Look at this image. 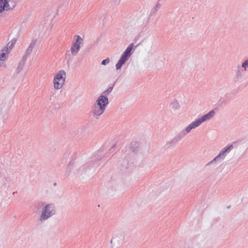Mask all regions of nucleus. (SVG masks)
I'll return each instance as SVG.
<instances>
[{
	"mask_svg": "<svg viewBox=\"0 0 248 248\" xmlns=\"http://www.w3.org/2000/svg\"><path fill=\"white\" fill-rule=\"evenodd\" d=\"M215 114L214 110L210 111L206 114L199 117L198 119L192 122L185 129L181 131L175 137L180 141L185 138L187 134L189 133L191 130L200 126L202 123L211 119Z\"/></svg>",
	"mask_w": 248,
	"mask_h": 248,
	"instance_id": "1",
	"label": "nucleus"
},
{
	"mask_svg": "<svg viewBox=\"0 0 248 248\" xmlns=\"http://www.w3.org/2000/svg\"><path fill=\"white\" fill-rule=\"evenodd\" d=\"M215 114L214 110L210 111L206 114L199 117L198 119L192 122L185 129L181 131L175 137L180 141L185 138L187 134L189 133L191 130L200 126L202 123L211 119Z\"/></svg>",
	"mask_w": 248,
	"mask_h": 248,
	"instance_id": "2",
	"label": "nucleus"
},
{
	"mask_svg": "<svg viewBox=\"0 0 248 248\" xmlns=\"http://www.w3.org/2000/svg\"><path fill=\"white\" fill-rule=\"evenodd\" d=\"M108 104V98L103 94L97 99L93 106V114L96 119L104 112Z\"/></svg>",
	"mask_w": 248,
	"mask_h": 248,
	"instance_id": "3",
	"label": "nucleus"
},
{
	"mask_svg": "<svg viewBox=\"0 0 248 248\" xmlns=\"http://www.w3.org/2000/svg\"><path fill=\"white\" fill-rule=\"evenodd\" d=\"M55 210L52 204H46L43 209L42 213L39 217V221L43 222L54 215Z\"/></svg>",
	"mask_w": 248,
	"mask_h": 248,
	"instance_id": "4",
	"label": "nucleus"
},
{
	"mask_svg": "<svg viewBox=\"0 0 248 248\" xmlns=\"http://www.w3.org/2000/svg\"><path fill=\"white\" fill-rule=\"evenodd\" d=\"M66 78V73L64 70H61L55 75L53 79L54 87L59 90L62 88Z\"/></svg>",
	"mask_w": 248,
	"mask_h": 248,
	"instance_id": "5",
	"label": "nucleus"
},
{
	"mask_svg": "<svg viewBox=\"0 0 248 248\" xmlns=\"http://www.w3.org/2000/svg\"><path fill=\"white\" fill-rule=\"evenodd\" d=\"M75 37L76 38V41L72 44L70 49L71 55L73 56L77 55L80 50V45H82L83 44V40L80 36L75 35Z\"/></svg>",
	"mask_w": 248,
	"mask_h": 248,
	"instance_id": "6",
	"label": "nucleus"
},
{
	"mask_svg": "<svg viewBox=\"0 0 248 248\" xmlns=\"http://www.w3.org/2000/svg\"><path fill=\"white\" fill-rule=\"evenodd\" d=\"M36 42H37L36 39H33L32 40L31 42V44L26 49L23 57L27 58L29 55H30L31 54L33 49L34 48L35 46L36 45Z\"/></svg>",
	"mask_w": 248,
	"mask_h": 248,
	"instance_id": "7",
	"label": "nucleus"
},
{
	"mask_svg": "<svg viewBox=\"0 0 248 248\" xmlns=\"http://www.w3.org/2000/svg\"><path fill=\"white\" fill-rule=\"evenodd\" d=\"M169 107L173 110H177L180 109L181 106L179 101L176 98H174L171 100Z\"/></svg>",
	"mask_w": 248,
	"mask_h": 248,
	"instance_id": "8",
	"label": "nucleus"
},
{
	"mask_svg": "<svg viewBox=\"0 0 248 248\" xmlns=\"http://www.w3.org/2000/svg\"><path fill=\"white\" fill-rule=\"evenodd\" d=\"M16 42V38H13L7 44V46L3 48L2 51H5L7 54H8L10 52V50L13 47Z\"/></svg>",
	"mask_w": 248,
	"mask_h": 248,
	"instance_id": "9",
	"label": "nucleus"
},
{
	"mask_svg": "<svg viewBox=\"0 0 248 248\" xmlns=\"http://www.w3.org/2000/svg\"><path fill=\"white\" fill-rule=\"evenodd\" d=\"M9 5L6 0H0V13L9 9Z\"/></svg>",
	"mask_w": 248,
	"mask_h": 248,
	"instance_id": "10",
	"label": "nucleus"
},
{
	"mask_svg": "<svg viewBox=\"0 0 248 248\" xmlns=\"http://www.w3.org/2000/svg\"><path fill=\"white\" fill-rule=\"evenodd\" d=\"M8 117V114L7 110L3 108L0 107V120L4 122Z\"/></svg>",
	"mask_w": 248,
	"mask_h": 248,
	"instance_id": "11",
	"label": "nucleus"
},
{
	"mask_svg": "<svg viewBox=\"0 0 248 248\" xmlns=\"http://www.w3.org/2000/svg\"><path fill=\"white\" fill-rule=\"evenodd\" d=\"M26 59H27L26 58L23 56L22 59L20 61V62L18 64V65L16 68V73L18 74V73H20L22 70V69L25 64Z\"/></svg>",
	"mask_w": 248,
	"mask_h": 248,
	"instance_id": "12",
	"label": "nucleus"
},
{
	"mask_svg": "<svg viewBox=\"0 0 248 248\" xmlns=\"http://www.w3.org/2000/svg\"><path fill=\"white\" fill-rule=\"evenodd\" d=\"M233 148V146L232 144L230 145L228 147H226V148L223 149L222 150L219 154L224 157V158L226 156L227 154L229 153Z\"/></svg>",
	"mask_w": 248,
	"mask_h": 248,
	"instance_id": "13",
	"label": "nucleus"
},
{
	"mask_svg": "<svg viewBox=\"0 0 248 248\" xmlns=\"http://www.w3.org/2000/svg\"><path fill=\"white\" fill-rule=\"evenodd\" d=\"M179 141L177 140V139L174 137L172 140H171L170 141H169L165 146L166 149H170L171 147H173L177 142Z\"/></svg>",
	"mask_w": 248,
	"mask_h": 248,
	"instance_id": "14",
	"label": "nucleus"
},
{
	"mask_svg": "<svg viewBox=\"0 0 248 248\" xmlns=\"http://www.w3.org/2000/svg\"><path fill=\"white\" fill-rule=\"evenodd\" d=\"M225 158L223 157L220 154H219L216 157H215L212 160L209 162L207 165H210L211 164H214L217 162H220L222 160L224 159Z\"/></svg>",
	"mask_w": 248,
	"mask_h": 248,
	"instance_id": "15",
	"label": "nucleus"
},
{
	"mask_svg": "<svg viewBox=\"0 0 248 248\" xmlns=\"http://www.w3.org/2000/svg\"><path fill=\"white\" fill-rule=\"evenodd\" d=\"M140 143L139 142H135L131 143V149L133 152L137 153L139 152V148H140Z\"/></svg>",
	"mask_w": 248,
	"mask_h": 248,
	"instance_id": "16",
	"label": "nucleus"
},
{
	"mask_svg": "<svg viewBox=\"0 0 248 248\" xmlns=\"http://www.w3.org/2000/svg\"><path fill=\"white\" fill-rule=\"evenodd\" d=\"M243 70L242 69V67L240 66H238L237 67V71L236 72V78L237 79L242 78Z\"/></svg>",
	"mask_w": 248,
	"mask_h": 248,
	"instance_id": "17",
	"label": "nucleus"
},
{
	"mask_svg": "<svg viewBox=\"0 0 248 248\" xmlns=\"http://www.w3.org/2000/svg\"><path fill=\"white\" fill-rule=\"evenodd\" d=\"M7 54L5 52H2L0 54V67L2 66L4 63L3 62L6 59V55Z\"/></svg>",
	"mask_w": 248,
	"mask_h": 248,
	"instance_id": "18",
	"label": "nucleus"
},
{
	"mask_svg": "<svg viewBox=\"0 0 248 248\" xmlns=\"http://www.w3.org/2000/svg\"><path fill=\"white\" fill-rule=\"evenodd\" d=\"M133 46V44H131L128 46L126 48L125 50L124 51V53H125L126 54H128V55H131V52L132 50Z\"/></svg>",
	"mask_w": 248,
	"mask_h": 248,
	"instance_id": "19",
	"label": "nucleus"
},
{
	"mask_svg": "<svg viewBox=\"0 0 248 248\" xmlns=\"http://www.w3.org/2000/svg\"><path fill=\"white\" fill-rule=\"evenodd\" d=\"M130 56L124 52L122 55L121 56L120 60L125 63Z\"/></svg>",
	"mask_w": 248,
	"mask_h": 248,
	"instance_id": "20",
	"label": "nucleus"
},
{
	"mask_svg": "<svg viewBox=\"0 0 248 248\" xmlns=\"http://www.w3.org/2000/svg\"><path fill=\"white\" fill-rule=\"evenodd\" d=\"M130 56L124 52L122 55L121 56L120 60L125 63Z\"/></svg>",
	"mask_w": 248,
	"mask_h": 248,
	"instance_id": "21",
	"label": "nucleus"
},
{
	"mask_svg": "<svg viewBox=\"0 0 248 248\" xmlns=\"http://www.w3.org/2000/svg\"><path fill=\"white\" fill-rule=\"evenodd\" d=\"M124 63H125L124 62H123V61L119 60L118 62H117V63L116 65V69L117 70L120 69L122 68L123 65Z\"/></svg>",
	"mask_w": 248,
	"mask_h": 248,
	"instance_id": "22",
	"label": "nucleus"
},
{
	"mask_svg": "<svg viewBox=\"0 0 248 248\" xmlns=\"http://www.w3.org/2000/svg\"><path fill=\"white\" fill-rule=\"evenodd\" d=\"M242 68H244L245 71H247V68H248V60H246L242 64Z\"/></svg>",
	"mask_w": 248,
	"mask_h": 248,
	"instance_id": "23",
	"label": "nucleus"
},
{
	"mask_svg": "<svg viewBox=\"0 0 248 248\" xmlns=\"http://www.w3.org/2000/svg\"><path fill=\"white\" fill-rule=\"evenodd\" d=\"M112 89H113V87H109L107 90L105 91L103 93V94H104L105 96L107 95L112 91Z\"/></svg>",
	"mask_w": 248,
	"mask_h": 248,
	"instance_id": "24",
	"label": "nucleus"
},
{
	"mask_svg": "<svg viewBox=\"0 0 248 248\" xmlns=\"http://www.w3.org/2000/svg\"><path fill=\"white\" fill-rule=\"evenodd\" d=\"M72 166V163L70 162L67 167L66 170V173L67 175H69L70 174V171L71 170V169H72V168H71Z\"/></svg>",
	"mask_w": 248,
	"mask_h": 248,
	"instance_id": "25",
	"label": "nucleus"
},
{
	"mask_svg": "<svg viewBox=\"0 0 248 248\" xmlns=\"http://www.w3.org/2000/svg\"><path fill=\"white\" fill-rule=\"evenodd\" d=\"M109 59L108 58H107V59L103 60L101 62V64L102 65H106L108 64L109 62Z\"/></svg>",
	"mask_w": 248,
	"mask_h": 248,
	"instance_id": "26",
	"label": "nucleus"
},
{
	"mask_svg": "<svg viewBox=\"0 0 248 248\" xmlns=\"http://www.w3.org/2000/svg\"><path fill=\"white\" fill-rule=\"evenodd\" d=\"M112 241H113V239H112L111 240V241H110V243H111V244H112V243H113V242H112Z\"/></svg>",
	"mask_w": 248,
	"mask_h": 248,
	"instance_id": "27",
	"label": "nucleus"
}]
</instances>
